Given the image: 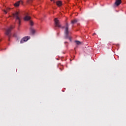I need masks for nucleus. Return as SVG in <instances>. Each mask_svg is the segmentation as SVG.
I'll list each match as a JSON object with an SVG mask.
<instances>
[{"label":"nucleus","mask_w":126,"mask_h":126,"mask_svg":"<svg viewBox=\"0 0 126 126\" xmlns=\"http://www.w3.org/2000/svg\"><path fill=\"white\" fill-rule=\"evenodd\" d=\"M14 6H16V3H15Z\"/></svg>","instance_id":"obj_19"},{"label":"nucleus","mask_w":126,"mask_h":126,"mask_svg":"<svg viewBox=\"0 0 126 126\" xmlns=\"http://www.w3.org/2000/svg\"><path fill=\"white\" fill-rule=\"evenodd\" d=\"M23 2H22V0H19L18 2H16V7H18L20 5V4H23Z\"/></svg>","instance_id":"obj_7"},{"label":"nucleus","mask_w":126,"mask_h":126,"mask_svg":"<svg viewBox=\"0 0 126 126\" xmlns=\"http://www.w3.org/2000/svg\"><path fill=\"white\" fill-rule=\"evenodd\" d=\"M20 13V10L19 9H16V22L18 25V27H19L21 24V17L19 14Z\"/></svg>","instance_id":"obj_1"},{"label":"nucleus","mask_w":126,"mask_h":126,"mask_svg":"<svg viewBox=\"0 0 126 126\" xmlns=\"http://www.w3.org/2000/svg\"><path fill=\"white\" fill-rule=\"evenodd\" d=\"M55 27H58L60 28L61 27V24H60V21L58 20V18H55L54 19Z\"/></svg>","instance_id":"obj_4"},{"label":"nucleus","mask_w":126,"mask_h":126,"mask_svg":"<svg viewBox=\"0 0 126 126\" xmlns=\"http://www.w3.org/2000/svg\"><path fill=\"white\" fill-rule=\"evenodd\" d=\"M30 24L31 26H33V25H34V23H33V22L32 21H30Z\"/></svg>","instance_id":"obj_15"},{"label":"nucleus","mask_w":126,"mask_h":126,"mask_svg":"<svg viewBox=\"0 0 126 126\" xmlns=\"http://www.w3.org/2000/svg\"><path fill=\"white\" fill-rule=\"evenodd\" d=\"M18 30H19V28H18Z\"/></svg>","instance_id":"obj_21"},{"label":"nucleus","mask_w":126,"mask_h":126,"mask_svg":"<svg viewBox=\"0 0 126 126\" xmlns=\"http://www.w3.org/2000/svg\"><path fill=\"white\" fill-rule=\"evenodd\" d=\"M77 21H78V20H77V19H75V20H72L71 21V23L73 25L74 24H75V23H77Z\"/></svg>","instance_id":"obj_9"},{"label":"nucleus","mask_w":126,"mask_h":126,"mask_svg":"<svg viewBox=\"0 0 126 126\" xmlns=\"http://www.w3.org/2000/svg\"><path fill=\"white\" fill-rule=\"evenodd\" d=\"M62 28H64V27H62Z\"/></svg>","instance_id":"obj_22"},{"label":"nucleus","mask_w":126,"mask_h":126,"mask_svg":"<svg viewBox=\"0 0 126 126\" xmlns=\"http://www.w3.org/2000/svg\"><path fill=\"white\" fill-rule=\"evenodd\" d=\"M31 19V17L28 16V15H26V16H25L24 20H25V21H28L29 20H30Z\"/></svg>","instance_id":"obj_6"},{"label":"nucleus","mask_w":126,"mask_h":126,"mask_svg":"<svg viewBox=\"0 0 126 126\" xmlns=\"http://www.w3.org/2000/svg\"><path fill=\"white\" fill-rule=\"evenodd\" d=\"M67 43V42H65L64 43L65 44H66Z\"/></svg>","instance_id":"obj_20"},{"label":"nucleus","mask_w":126,"mask_h":126,"mask_svg":"<svg viewBox=\"0 0 126 126\" xmlns=\"http://www.w3.org/2000/svg\"><path fill=\"white\" fill-rule=\"evenodd\" d=\"M13 16H14V17H16V15H15V14H14L13 15Z\"/></svg>","instance_id":"obj_17"},{"label":"nucleus","mask_w":126,"mask_h":126,"mask_svg":"<svg viewBox=\"0 0 126 126\" xmlns=\"http://www.w3.org/2000/svg\"><path fill=\"white\" fill-rule=\"evenodd\" d=\"M30 36H25L23 37L20 40V44H23L25 42H27L28 40H30Z\"/></svg>","instance_id":"obj_3"},{"label":"nucleus","mask_w":126,"mask_h":126,"mask_svg":"<svg viewBox=\"0 0 126 126\" xmlns=\"http://www.w3.org/2000/svg\"><path fill=\"white\" fill-rule=\"evenodd\" d=\"M31 32L32 34H35V30H34L33 28H31Z\"/></svg>","instance_id":"obj_12"},{"label":"nucleus","mask_w":126,"mask_h":126,"mask_svg":"<svg viewBox=\"0 0 126 126\" xmlns=\"http://www.w3.org/2000/svg\"><path fill=\"white\" fill-rule=\"evenodd\" d=\"M9 33H10V29H8L6 31L5 34L6 35H9Z\"/></svg>","instance_id":"obj_11"},{"label":"nucleus","mask_w":126,"mask_h":126,"mask_svg":"<svg viewBox=\"0 0 126 126\" xmlns=\"http://www.w3.org/2000/svg\"><path fill=\"white\" fill-rule=\"evenodd\" d=\"M94 35H96V33H93V36H94Z\"/></svg>","instance_id":"obj_18"},{"label":"nucleus","mask_w":126,"mask_h":126,"mask_svg":"<svg viewBox=\"0 0 126 126\" xmlns=\"http://www.w3.org/2000/svg\"><path fill=\"white\" fill-rule=\"evenodd\" d=\"M9 10H10V8H6V10H3V11L6 14Z\"/></svg>","instance_id":"obj_10"},{"label":"nucleus","mask_w":126,"mask_h":126,"mask_svg":"<svg viewBox=\"0 0 126 126\" xmlns=\"http://www.w3.org/2000/svg\"><path fill=\"white\" fill-rule=\"evenodd\" d=\"M51 1H53L54 3H55V2H56V1H55V0H50Z\"/></svg>","instance_id":"obj_16"},{"label":"nucleus","mask_w":126,"mask_h":126,"mask_svg":"<svg viewBox=\"0 0 126 126\" xmlns=\"http://www.w3.org/2000/svg\"><path fill=\"white\" fill-rule=\"evenodd\" d=\"M75 43H76V45H80L81 42L78 40H75Z\"/></svg>","instance_id":"obj_14"},{"label":"nucleus","mask_w":126,"mask_h":126,"mask_svg":"<svg viewBox=\"0 0 126 126\" xmlns=\"http://www.w3.org/2000/svg\"><path fill=\"white\" fill-rule=\"evenodd\" d=\"M121 3H122V0H116L114 3V5L119 6Z\"/></svg>","instance_id":"obj_5"},{"label":"nucleus","mask_w":126,"mask_h":126,"mask_svg":"<svg viewBox=\"0 0 126 126\" xmlns=\"http://www.w3.org/2000/svg\"><path fill=\"white\" fill-rule=\"evenodd\" d=\"M56 2L58 6H62V5H63V3L60 0L57 1Z\"/></svg>","instance_id":"obj_8"},{"label":"nucleus","mask_w":126,"mask_h":126,"mask_svg":"<svg viewBox=\"0 0 126 126\" xmlns=\"http://www.w3.org/2000/svg\"><path fill=\"white\" fill-rule=\"evenodd\" d=\"M68 27H69V25H68V23L66 24V26L65 27V30L64 33L65 34V39H69L70 41H71V38L68 36V34H69V31H68Z\"/></svg>","instance_id":"obj_2"},{"label":"nucleus","mask_w":126,"mask_h":126,"mask_svg":"<svg viewBox=\"0 0 126 126\" xmlns=\"http://www.w3.org/2000/svg\"><path fill=\"white\" fill-rule=\"evenodd\" d=\"M33 1V0H27V4H29L30 3H32V2Z\"/></svg>","instance_id":"obj_13"}]
</instances>
